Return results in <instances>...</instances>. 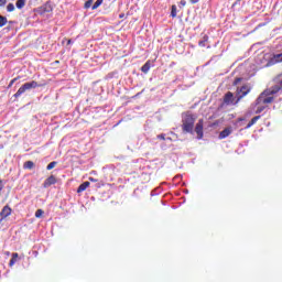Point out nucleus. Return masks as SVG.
Segmentation results:
<instances>
[{"label": "nucleus", "mask_w": 282, "mask_h": 282, "mask_svg": "<svg viewBox=\"0 0 282 282\" xmlns=\"http://www.w3.org/2000/svg\"><path fill=\"white\" fill-rule=\"evenodd\" d=\"M261 111H263V109H258V110H257V113H261Z\"/></svg>", "instance_id": "7c9ffc66"}, {"label": "nucleus", "mask_w": 282, "mask_h": 282, "mask_svg": "<svg viewBox=\"0 0 282 282\" xmlns=\"http://www.w3.org/2000/svg\"><path fill=\"white\" fill-rule=\"evenodd\" d=\"M273 98L268 97V93L261 94V96L257 100V105H270L272 102Z\"/></svg>", "instance_id": "39448f33"}, {"label": "nucleus", "mask_w": 282, "mask_h": 282, "mask_svg": "<svg viewBox=\"0 0 282 282\" xmlns=\"http://www.w3.org/2000/svg\"><path fill=\"white\" fill-rule=\"evenodd\" d=\"M45 8H48L47 12H50V9H51L50 4H45Z\"/></svg>", "instance_id": "c756f323"}, {"label": "nucleus", "mask_w": 282, "mask_h": 282, "mask_svg": "<svg viewBox=\"0 0 282 282\" xmlns=\"http://www.w3.org/2000/svg\"><path fill=\"white\" fill-rule=\"evenodd\" d=\"M7 10H8L9 12H14V4H13V3H9V4L7 6Z\"/></svg>", "instance_id": "412c9836"}, {"label": "nucleus", "mask_w": 282, "mask_h": 282, "mask_svg": "<svg viewBox=\"0 0 282 282\" xmlns=\"http://www.w3.org/2000/svg\"><path fill=\"white\" fill-rule=\"evenodd\" d=\"M10 215H12V208L7 205L0 212V226L6 221V219H8V217H10Z\"/></svg>", "instance_id": "7ed1b4c3"}, {"label": "nucleus", "mask_w": 282, "mask_h": 282, "mask_svg": "<svg viewBox=\"0 0 282 282\" xmlns=\"http://www.w3.org/2000/svg\"><path fill=\"white\" fill-rule=\"evenodd\" d=\"M248 94H250V86H248V85H245L240 89H238L237 90L238 99L236 100L235 105H237L239 102V100H241V98H243V96H248Z\"/></svg>", "instance_id": "20e7f679"}, {"label": "nucleus", "mask_w": 282, "mask_h": 282, "mask_svg": "<svg viewBox=\"0 0 282 282\" xmlns=\"http://www.w3.org/2000/svg\"><path fill=\"white\" fill-rule=\"evenodd\" d=\"M18 259H19V253H13L9 265L12 268V265H14V263H17Z\"/></svg>", "instance_id": "ddd939ff"}, {"label": "nucleus", "mask_w": 282, "mask_h": 282, "mask_svg": "<svg viewBox=\"0 0 282 282\" xmlns=\"http://www.w3.org/2000/svg\"><path fill=\"white\" fill-rule=\"evenodd\" d=\"M56 166V162H51L48 165H47V171H52V169H54Z\"/></svg>", "instance_id": "4be33fe9"}, {"label": "nucleus", "mask_w": 282, "mask_h": 282, "mask_svg": "<svg viewBox=\"0 0 282 282\" xmlns=\"http://www.w3.org/2000/svg\"><path fill=\"white\" fill-rule=\"evenodd\" d=\"M181 6H186V1L182 0Z\"/></svg>", "instance_id": "c85d7f7f"}, {"label": "nucleus", "mask_w": 282, "mask_h": 282, "mask_svg": "<svg viewBox=\"0 0 282 282\" xmlns=\"http://www.w3.org/2000/svg\"><path fill=\"white\" fill-rule=\"evenodd\" d=\"M8 18L0 15V28H3V25H7Z\"/></svg>", "instance_id": "a211bd4d"}, {"label": "nucleus", "mask_w": 282, "mask_h": 282, "mask_svg": "<svg viewBox=\"0 0 282 282\" xmlns=\"http://www.w3.org/2000/svg\"><path fill=\"white\" fill-rule=\"evenodd\" d=\"M276 63H282V54L273 55L267 65H276Z\"/></svg>", "instance_id": "0eeeda50"}, {"label": "nucleus", "mask_w": 282, "mask_h": 282, "mask_svg": "<svg viewBox=\"0 0 282 282\" xmlns=\"http://www.w3.org/2000/svg\"><path fill=\"white\" fill-rule=\"evenodd\" d=\"M43 214H44L43 209H37V210L35 212V217H36L37 219H41V217H43Z\"/></svg>", "instance_id": "6ab92c4d"}, {"label": "nucleus", "mask_w": 282, "mask_h": 282, "mask_svg": "<svg viewBox=\"0 0 282 282\" xmlns=\"http://www.w3.org/2000/svg\"><path fill=\"white\" fill-rule=\"evenodd\" d=\"M17 79H12L11 80V83H10V85H9V87H12V85H14V82H15Z\"/></svg>", "instance_id": "bb28decb"}, {"label": "nucleus", "mask_w": 282, "mask_h": 282, "mask_svg": "<svg viewBox=\"0 0 282 282\" xmlns=\"http://www.w3.org/2000/svg\"><path fill=\"white\" fill-rule=\"evenodd\" d=\"M193 127H195V117L186 115L183 119V131H185V133H191V131H193Z\"/></svg>", "instance_id": "f257e3e1"}, {"label": "nucleus", "mask_w": 282, "mask_h": 282, "mask_svg": "<svg viewBox=\"0 0 282 282\" xmlns=\"http://www.w3.org/2000/svg\"><path fill=\"white\" fill-rule=\"evenodd\" d=\"M72 43V40H68V44Z\"/></svg>", "instance_id": "473e14b6"}, {"label": "nucleus", "mask_w": 282, "mask_h": 282, "mask_svg": "<svg viewBox=\"0 0 282 282\" xmlns=\"http://www.w3.org/2000/svg\"><path fill=\"white\" fill-rule=\"evenodd\" d=\"M15 6H17L18 10L25 8V0H18Z\"/></svg>", "instance_id": "4468645a"}, {"label": "nucleus", "mask_w": 282, "mask_h": 282, "mask_svg": "<svg viewBox=\"0 0 282 282\" xmlns=\"http://www.w3.org/2000/svg\"><path fill=\"white\" fill-rule=\"evenodd\" d=\"M191 3H199V0H191Z\"/></svg>", "instance_id": "cd10ccee"}, {"label": "nucleus", "mask_w": 282, "mask_h": 282, "mask_svg": "<svg viewBox=\"0 0 282 282\" xmlns=\"http://www.w3.org/2000/svg\"><path fill=\"white\" fill-rule=\"evenodd\" d=\"M3 191V182L0 181V193Z\"/></svg>", "instance_id": "a878e982"}, {"label": "nucleus", "mask_w": 282, "mask_h": 282, "mask_svg": "<svg viewBox=\"0 0 282 282\" xmlns=\"http://www.w3.org/2000/svg\"><path fill=\"white\" fill-rule=\"evenodd\" d=\"M232 100H234V95H232V93H227V94L225 95V102H226L227 105H232Z\"/></svg>", "instance_id": "9d476101"}, {"label": "nucleus", "mask_w": 282, "mask_h": 282, "mask_svg": "<svg viewBox=\"0 0 282 282\" xmlns=\"http://www.w3.org/2000/svg\"><path fill=\"white\" fill-rule=\"evenodd\" d=\"M171 17L175 19L177 17V7L175 4L172 6Z\"/></svg>", "instance_id": "f3484780"}, {"label": "nucleus", "mask_w": 282, "mask_h": 282, "mask_svg": "<svg viewBox=\"0 0 282 282\" xmlns=\"http://www.w3.org/2000/svg\"><path fill=\"white\" fill-rule=\"evenodd\" d=\"M149 69H151V64L149 62H147L142 68L141 72H143V74H149Z\"/></svg>", "instance_id": "f8f14e48"}, {"label": "nucleus", "mask_w": 282, "mask_h": 282, "mask_svg": "<svg viewBox=\"0 0 282 282\" xmlns=\"http://www.w3.org/2000/svg\"><path fill=\"white\" fill-rule=\"evenodd\" d=\"M259 120V117H254L250 123L247 126V129H250V127H252V124H254V122H257Z\"/></svg>", "instance_id": "aec40b11"}, {"label": "nucleus", "mask_w": 282, "mask_h": 282, "mask_svg": "<svg viewBox=\"0 0 282 282\" xmlns=\"http://www.w3.org/2000/svg\"><path fill=\"white\" fill-rule=\"evenodd\" d=\"M36 87H40L39 83L35 80L24 84L22 87L19 88V90L15 93V98H19L22 94H25V91L30 89H36Z\"/></svg>", "instance_id": "f03ea898"}, {"label": "nucleus", "mask_w": 282, "mask_h": 282, "mask_svg": "<svg viewBox=\"0 0 282 282\" xmlns=\"http://www.w3.org/2000/svg\"><path fill=\"white\" fill-rule=\"evenodd\" d=\"M23 166H24V169L32 170V169H34V162L26 161Z\"/></svg>", "instance_id": "2eb2a0df"}, {"label": "nucleus", "mask_w": 282, "mask_h": 282, "mask_svg": "<svg viewBox=\"0 0 282 282\" xmlns=\"http://www.w3.org/2000/svg\"><path fill=\"white\" fill-rule=\"evenodd\" d=\"M53 184H56V177L55 176H50L44 181V188H50V186H53Z\"/></svg>", "instance_id": "6e6552de"}, {"label": "nucleus", "mask_w": 282, "mask_h": 282, "mask_svg": "<svg viewBox=\"0 0 282 282\" xmlns=\"http://www.w3.org/2000/svg\"><path fill=\"white\" fill-rule=\"evenodd\" d=\"M91 3H94V0H88V1H86L85 8H86V9L91 8Z\"/></svg>", "instance_id": "5701e85b"}, {"label": "nucleus", "mask_w": 282, "mask_h": 282, "mask_svg": "<svg viewBox=\"0 0 282 282\" xmlns=\"http://www.w3.org/2000/svg\"><path fill=\"white\" fill-rule=\"evenodd\" d=\"M105 0H97L94 6H93V10H98V8H100V6H102V2Z\"/></svg>", "instance_id": "dca6fc26"}, {"label": "nucleus", "mask_w": 282, "mask_h": 282, "mask_svg": "<svg viewBox=\"0 0 282 282\" xmlns=\"http://www.w3.org/2000/svg\"><path fill=\"white\" fill-rule=\"evenodd\" d=\"M88 186H89V182L83 183L82 185H79L77 193H83V191H87Z\"/></svg>", "instance_id": "9b49d317"}, {"label": "nucleus", "mask_w": 282, "mask_h": 282, "mask_svg": "<svg viewBox=\"0 0 282 282\" xmlns=\"http://www.w3.org/2000/svg\"><path fill=\"white\" fill-rule=\"evenodd\" d=\"M8 3V0H0V6H6Z\"/></svg>", "instance_id": "b1692460"}, {"label": "nucleus", "mask_w": 282, "mask_h": 282, "mask_svg": "<svg viewBox=\"0 0 282 282\" xmlns=\"http://www.w3.org/2000/svg\"><path fill=\"white\" fill-rule=\"evenodd\" d=\"M90 182H96V180H94V178H90Z\"/></svg>", "instance_id": "2f4dec72"}, {"label": "nucleus", "mask_w": 282, "mask_h": 282, "mask_svg": "<svg viewBox=\"0 0 282 282\" xmlns=\"http://www.w3.org/2000/svg\"><path fill=\"white\" fill-rule=\"evenodd\" d=\"M230 133H232V129L227 128L225 130H223L219 134V139L224 140V138H228V135H230Z\"/></svg>", "instance_id": "1a4fd4ad"}, {"label": "nucleus", "mask_w": 282, "mask_h": 282, "mask_svg": "<svg viewBox=\"0 0 282 282\" xmlns=\"http://www.w3.org/2000/svg\"><path fill=\"white\" fill-rule=\"evenodd\" d=\"M195 131L198 135V139L202 140L204 138V121L199 120L196 124Z\"/></svg>", "instance_id": "423d86ee"}, {"label": "nucleus", "mask_w": 282, "mask_h": 282, "mask_svg": "<svg viewBox=\"0 0 282 282\" xmlns=\"http://www.w3.org/2000/svg\"><path fill=\"white\" fill-rule=\"evenodd\" d=\"M240 82H241V78H237V79L234 82V85H238Z\"/></svg>", "instance_id": "393cba45"}]
</instances>
